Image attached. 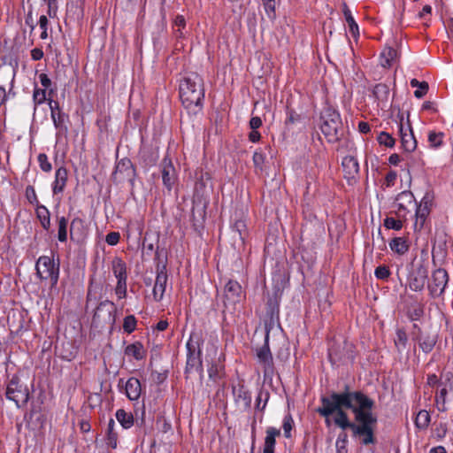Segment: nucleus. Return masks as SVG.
Here are the masks:
<instances>
[{"instance_id": "obj_1", "label": "nucleus", "mask_w": 453, "mask_h": 453, "mask_svg": "<svg viewBox=\"0 0 453 453\" xmlns=\"http://www.w3.org/2000/svg\"><path fill=\"white\" fill-rule=\"evenodd\" d=\"M371 399L361 390L350 391L346 385L342 392H332L327 396H321V405L316 409V412L326 418L327 426L331 425L330 417L335 414L334 423L344 432L355 425V410L359 408L360 403H368Z\"/></svg>"}, {"instance_id": "obj_2", "label": "nucleus", "mask_w": 453, "mask_h": 453, "mask_svg": "<svg viewBox=\"0 0 453 453\" xmlns=\"http://www.w3.org/2000/svg\"><path fill=\"white\" fill-rule=\"evenodd\" d=\"M204 94L203 79L198 73H188L180 81L179 96L182 106L190 117L202 113Z\"/></svg>"}, {"instance_id": "obj_3", "label": "nucleus", "mask_w": 453, "mask_h": 453, "mask_svg": "<svg viewBox=\"0 0 453 453\" xmlns=\"http://www.w3.org/2000/svg\"><path fill=\"white\" fill-rule=\"evenodd\" d=\"M360 404L362 405L355 410V425L350 429L352 435L358 438L362 445L375 444V428L378 423L377 415L373 412L375 402L371 399L368 403Z\"/></svg>"}, {"instance_id": "obj_4", "label": "nucleus", "mask_w": 453, "mask_h": 453, "mask_svg": "<svg viewBox=\"0 0 453 453\" xmlns=\"http://www.w3.org/2000/svg\"><path fill=\"white\" fill-rule=\"evenodd\" d=\"M203 342L201 332H191L189 339L186 344L187 362L184 371L186 379H188L189 375L195 372H198L200 375L203 372L201 349Z\"/></svg>"}, {"instance_id": "obj_5", "label": "nucleus", "mask_w": 453, "mask_h": 453, "mask_svg": "<svg viewBox=\"0 0 453 453\" xmlns=\"http://www.w3.org/2000/svg\"><path fill=\"white\" fill-rule=\"evenodd\" d=\"M320 130L330 143L338 142L342 136V122L338 111L331 105L324 107L320 113Z\"/></svg>"}, {"instance_id": "obj_6", "label": "nucleus", "mask_w": 453, "mask_h": 453, "mask_svg": "<svg viewBox=\"0 0 453 453\" xmlns=\"http://www.w3.org/2000/svg\"><path fill=\"white\" fill-rule=\"evenodd\" d=\"M327 357L333 366L355 359V345L344 339L340 342L335 338L328 342Z\"/></svg>"}, {"instance_id": "obj_7", "label": "nucleus", "mask_w": 453, "mask_h": 453, "mask_svg": "<svg viewBox=\"0 0 453 453\" xmlns=\"http://www.w3.org/2000/svg\"><path fill=\"white\" fill-rule=\"evenodd\" d=\"M35 274L41 280H50V288L57 287L59 273H60V261L59 258L55 261L53 257L41 256L35 263Z\"/></svg>"}, {"instance_id": "obj_8", "label": "nucleus", "mask_w": 453, "mask_h": 453, "mask_svg": "<svg viewBox=\"0 0 453 453\" xmlns=\"http://www.w3.org/2000/svg\"><path fill=\"white\" fill-rule=\"evenodd\" d=\"M5 397L15 403L18 408L24 407L30 399L29 389L21 383L20 378L14 374L7 383Z\"/></svg>"}, {"instance_id": "obj_9", "label": "nucleus", "mask_w": 453, "mask_h": 453, "mask_svg": "<svg viewBox=\"0 0 453 453\" xmlns=\"http://www.w3.org/2000/svg\"><path fill=\"white\" fill-rule=\"evenodd\" d=\"M116 304L110 301H101L95 309L92 324L96 327H104V326H110L112 327L116 323Z\"/></svg>"}, {"instance_id": "obj_10", "label": "nucleus", "mask_w": 453, "mask_h": 453, "mask_svg": "<svg viewBox=\"0 0 453 453\" xmlns=\"http://www.w3.org/2000/svg\"><path fill=\"white\" fill-rule=\"evenodd\" d=\"M155 256V260L158 261L156 265V280L152 294L154 300L156 302H160L164 297L168 282L167 259L165 258L164 261L159 259L158 249H157Z\"/></svg>"}, {"instance_id": "obj_11", "label": "nucleus", "mask_w": 453, "mask_h": 453, "mask_svg": "<svg viewBox=\"0 0 453 453\" xmlns=\"http://www.w3.org/2000/svg\"><path fill=\"white\" fill-rule=\"evenodd\" d=\"M55 88H50L48 104L50 109V117L55 128L58 130V134H66L68 132L67 123L69 122V116L62 111L59 103L53 100Z\"/></svg>"}, {"instance_id": "obj_12", "label": "nucleus", "mask_w": 453, "mask_h": 453, "mask_svg": "<svg viewBox=\"0 0 453 453\" xmlns=\"http://www.w3.org/2000/svg\"><path fill=\"white\" fill-rule=\"evenodd\" d=\"M417 206L414 195L409 190L399 193L393 203L396 218L406 219L407 215Z\"/></svg>"}, {"instance_id": "obj_13", "label": "nucleus", "mask_w": 453, "mask_h": 453, "mask_svg": "<svg viewBox=\"0 0 453 453\" xmlns=\"http://www.w3.org/2000/svg\"><path fill=\"white\" fill-rule=\"evenodd\" d=\"M449 282V274L445 269L437 268L432 272L427 288L433 298L442 296Z\"/></svg>"}, {"instance_id": "obj_14", "label": "nucleus", "mask_w": 453, "mask_h": 453, "mask_svg": "<svg viewBox=\"0 0 453 453\" xmlns=\"http://www.w3.org/2000/svg\"><path fill=\"white\" fill-rule=\"evenodd\" d=\"M15 72L12 70L0 71V107L4 105L10 96H15Z\"/></svg>"}, {"instance_id": "obj_15", "label": "nucleus", "mask_w": 453, "mask_h": 453, "mask_svg": "<svg viewBox=\"0 0 453 453\" xmlns=\"http://www.w3.org/2000/svg\"><path fill=\"white\" fill-rule=\"evenodd\" d=\"M160 173L164 187L170 192L178 182V173L173 160L165 155L160 163Z\"/></svg>"}, {"instance_id": "obj_16", "label": "nucleus", "mask_w": 453, "mask_h": 453, "mask_svg": "<svg viewBox=\"0 0 453 453\" xmlns=\"http://www.w3.org/2000/svg\"><path fill=\"white\" fill-rule=\"evenodd\" d=\"M113 175L119 181L127 180L134 186L137 175L136 168L130 158L123 157L117 162Z\"/></svg>"}, {"instance_id": "obj_17", "label": "nucleus", "mask_w": 453, "mask_h": 453, "mask_svg": "<svg viewBox=\"0 0 453 453\" xmlns=\"http://www.w3.org/2000/svg\"><path fill=\"white\" fill-rule=\"evenodd\" d=\"M398 132L401 138L402 148L406 152H412L417 148V141L411 126L409 122L406 127L403 125V114H398Z\"/></svg>"}, {"instance_id": "obj_18", "label": "nucleus", "mask_w": 453, "mask_h": 453, "mask_svg": "<svg viewBox=\"0 0 453 453\" xmlns=\"http://www.w3.org/2000/svg\"><path fill=\"white\" fill-rule=\"evenodd\" d=\"M242 296V288L237 280H229L224 288V306H234L240 303Z\"/></svg>"}, {"instance_id": "obj_19", "label": "nucleus", "mask_w": 453, "mask_h": 453, "mask_svg": "<svg viewBox=\"0 0 453 453\" xmlns=\"http://www.w3.org/2000/svg\"><path fill=\"white\" fill-rule=\"evenodd\" d=\"M257 357L258 362L262 365L264 374H273L274 372V364L272 352L269 347V334L267 333L265 338V343L257 349Z\"/></svg>"}, {"instance_id": "obj_20", "label": "nucleus", "mask_w": 453, "mask_h": 453, "mask_svg": "<svg viewBox=\"0 0 453 453\" xmlns=\"http://www.w3.org/2000/svg\"><path fill=\"white\" fill-rule=\"evenodd\" d=\"M283 290L280 287H274L273 294L268 296L266 302V316L271 323L279 320L280 318V303L282 297Z\"/></svg>"}, {"instance_id": "obj_21", "label": "nucleus", "mask_w": 453, "mask_h": 453, "mask_svg": "<svg viewBox=\"0 0 453 453\" xmlns=\"http://www.w3.org/2000/svg\"><path fill=\"white\" fill-rule=\"evenodd\" d=\"M88 228L86 226V221L80 218L74 217L70 224L69 234L70 239L73 242H81L83 241L87 235Z\"/></svg>"}, {"instance_id": "obj_22", "label": "nucleus", "mask_w": 453, "mask_h": 453, "mask_svg": "<svg viewBox=\"0 0 453 453\" xmlns=\"http://www.w3.org/2000/svg\"><path fill=\"white\" fill-rule=\"evenodd\" d=\"M428 278V271L426 266L420 265L417 267L414 274L409 280V287L411 290L419 292L425 288Z\"/></svg>"}, {"instance_id": "obj_23", "label": "nucleus", "mask_w": 453, "mask_h": 453, "mask_svg": "<svg viewBox=\"0 0 453 453\" xmlns=\"http://www.w3.org/2000/svg\"><path fill=\"white\" fill-rule=\"evenodd\" d=\"M139 159L141 165L145 169L155 166L159 159L158 148H142L139 152Z\"/></svg>"}, {"instance_id": "obj_24", "label": "nucleus", "mask_w": 453, "mask_h": 453, "mask_svg": "<svg viewBox=\"0 0 453 453\" xmlns=\"http://www.w3.org/2000/svg\"><path fill=\"white\" fill-rule=\"evenodd\" d=\"M342 167L344 178L348 180H355L359 173V164L353 156H346L342 158Z\"/></svg>"}, {"instance_id": "obj_25", "label": "nucleus", "mask_w": 453, "mask_h": 453, "mask_svg": "<svg viewBox=\"0 0 453 453\" xmlns=\"http://www.w3.org/2000/svg\"><path fill=\"white\" fill-rule=\"evenodd\" d=\"M233 395L236 403L242 402L243 408L249 410L251 407V393L246 388L244 384L239 383L238 386L232 387Z\"/></svg>"}, {"instance_id": "obj_26", "label": "nucleus", "mask_w": 453, "mask_h": 453, "mask_svg": "<svg viewBox=\"0 0 453 453\" xmlns=\"http://www.w3.org/2000/svg\"><path fill=\"white\" fill-rule=\"evenodd\" d=\"M68 180V170L65 166L57 168L55 180L52 183L53 195H58L64 192Z\"/></svg>"}, {"instance_id": "obj_27", "label": "nucleus", "mask_w": 453, "mask_h": 453, "mask_svg": "<svg viewBox=\"0 0 453 453\" xmlns=\"http://www.w3.org/2000/svg\"><path fill=\"white\" fill-rule=\"evenodd\" d=\"M221 356L211 360L208 367V375L211 380L217 382L226 376L225 365L221 360Z\"/></svg>"}, {"instance_id": "obj_28", "label": "nucleus", "mask_w": 453, "mask_h": 453, "mask_svg": "<svg viewBox=\"0 0 453 453\" xmlns=\"http://www.w3.org/2000/svg\"><path fill=\"white\" fill-rule=\"evenodd\" d=\"M125 393L129 400H137L142 393V385L140 380L134 377L129 378L125 383Z\"/></svg>"}, {"instance_id": "obj_29", "label": "nucleus", "mask_w": 453, "mask_h": 453, "mask_svg": "<svg viewBox=\"0 0 453 453\" xmlns=\"http://www.w3.org/2000/svg\"><path fill=\"white\" fill-rule=\"evenodd\" d=\"M413 340L418 342L419 348L426 354L430 353L437 342L436 335H431L429 334H418L413 337Z\"/></svg>"}, {"instance_id": "obj_30", "label": "nucleus", "mask_w": 453, "mask_h": 453, "mask_svg": "<svg viewBox=\"0 0 453 453\" xmlns=\"http://www.w3.org/2000/svg\"><path fill=\"white\" fill-rule=\"evenodd\" d=\"M265 438L264 442V453H275L274 448L276 444V437L280 436V431L278 428L270 426L265 431Z\"/></svg>"}, {"instance_id": "obj_31", "label": "nucleus", "mask_w": 453, "mask_h": 453, "mask_svg": "<svg viewBox=\"0 0 453 453\" xmlns=\"http://www.w3.org/2000/svg\"><path fill=\"white\" fill-rule=\"evenodd\" d=\"M125 355L134 357L135 360L140 361L145 358L146 350L141 342H134V343L128 344L125 348Z\"/></svg>"}, {"instance_id": "obj_32", "label": "nucleus", "mask_w": 453, "mask_h": 453, "mask_svg": "<svg viewBox=\"0 0 453 453\" xmlns=\"http://www.w3.org/2000/svg\"><path fill=\"white\" fill-rule=\"evenodd\" d=\"M111 269L117 280H127V264L122 258L115 257L111 262Z\"/></svg>"}, {"instance_id": "obj_33", "label": "nucleus", "mask_w": 453, "mask_h": 453, "mask_svg": "<svg viewBox=\"0 0 453 453\" xmlns=\"http://www.w3.org/2000/svg\"><path fill=\"white\" fill-rule=\"evenodd\" d=\"M397 56L396 50L390 46H386L380 54V63L384 68H390Z\"/></svg>"}, {"instance_id": "obj_34", "label": "nucleus", "mask_w": 453, "mask_h": 453, "mask_svg": "<svg viewBox=\"0 0 453 453\" xmlns=\"http://www.w3.org/2000/svg\"><path fill=\"white\" fill-rule=\"evenodd\" d=\"M35 215L42 227L49 231L50 228V212L45 205L39 204L35 207Z\"/></svg>"}, {"instance_id": "obj_35", "label": "nucleus", "mask_w": 453, "mask_h": 453, "mask_svg": "<svg viewBox=\"0 0 453 453\" xmlns=\"http://www.w3.org/2000/svg\"><path fill=\"white\" fill-rule=\"evenodd\" d=\"M391 250L397 255H404L410 249V244L405 237H395L389 242Z\"/></svg>"}, {"instance_id": "obj_36", "label": "nucleus", "mask_w": 453, "mask_h": 453, "mask_svg": "<svg viewBox=\"0 0 453 453\" xmlns=\"http://www.w3.org/2000/svg\"><path fill=\"white\" fill-rule=\"evenodd\" d=\"M342 12H343L346 23L348 25L349 33L355 39H357L359 36L358 25L355 21L349 8L348 7V5L346 4H343V5H342Z\"/></svg>"}, {"instance_id": "obj_37", "label": "nucleus", "mask_w": 453, "mask_h": 453, "mask_svg": "<svg viewBox=\"0 0 453 453\" xmlns=\"http://www.w3.org/2000/svg\"><path fill=\"white\" fill-rule=\"evenodd\" d=\"M58 225V240L60 242H66L68 239V219L65 216L56 215Z\"/></svg>"}, {"instance_id": "obj_38", "label": "nucleus", "mask_w": 453, "mask_h": 453, "mask_svg": "<svg viewBox=\"0 0 453 453\" xmlns=\"http://www.w3.org/2000/svg\"><path fill=\"white\" fill-rule=\"evenodd\" d=\"M119 434L115 431V421L113 418H110L107 426L105 442L106 445L113 449L118 446Z\"/></svg>"}, {"instance_id": "obj_39", "label": "nucleus", "mask_w": 453, "mask_h": 453, "mask_svg": "<svg viewBox=\"0 0 453 453\" xmlns=\"http://www.w3.org/2000/svg\"><path fill=\"white\" fill-rule=\"evenodd\" d=\"M271 146L269 144L265 145V147L257 148L252 157V161L254 164V166L256 169L259 171H263L264 169V164L266 159V153L265 151L270 150Z\"/></svg>"}, {"instance_id": "obj_40", "label": "nucleus", "mask_w": 453, "mask_h": 453, "mask_svg": "<svg viewBox=\"0 0 453 453\" xmlns=\"http://www.w3.org/2000/svg\"><path fill=\"white\" fill-rule=\"evenodd\" d=\"M115 417L124 429H129L134 424L133 414L126 411L124 409H119L115 413Z\"/></svg>"}, {"instance_id": "obj_41", "label": "nucleus", "mask_w": 453, "mask_h": 453, "mask_svg": "<svg viewBox=\"0 0 453 453\" xmlns=\"http://www.w3.org/2000/svg\"><path fill=\"white\" fill-rule=\"evenodd\" d=\"M416 209L415 211V217L416 220L414 223V229L415 231H420L425 225L426 219L430 214V209H426V207H420L417 204V206L414 208Z\"/></svg>"}, {"instance_id": "obj_42", "label": "nucleus", "mask_w": 453, "mask_h": 453, "mask_svg": "<svg viewBox=\"0 0 453 453\" xmlns=\"http://www.w3.org/2000/svg\"><path fill=\"white\" fill-rule=\"evenodd\" d=\"M424 304L421 303H411L406 311L407 317L411 321H416L420 319L424 316Z\"/></svg>"}, {"instance_id": "obj_43", "label": "nucleus", "mask_w": 453, "mask_h": 453, "mask_svg": "<svg viewBox=\"0 0 453 453\" xmlns=\"http://www.w3.org/2000/svg\"><path fill=\"white\" fill-rule=\"evenodd\" d=\"M374 97L380 102H386L389 96V88L384 83L376 84L372 89Z\"/></svg>"}, {"instance_id": "obj_44", "label": "nucleus", "mask_w": 453, "mask_h": 453, "mask_svg": "<svg viewBox=\"0 0 453 453\" xmlns=\"http://www.w3.org/2000/svg\"><path fill=\"white\" fill-rule=\"evenodd\" d=\"M444 133L432 130L428 133L427 141L429 147L432 149H439L443 144Z\"/></svg>"}, {"instance_id": "obj_45", "label": "nucleus", "mask_w": 453, "mask_h": 453, "mask_svg": "<svg viewBox=\"0 0 453 453\" xmlns=\"http://www.w3.org/2000/svg\"><path fill=\"white\" fill-rule=\"evenodd\" d=\"M431 417L427 411L421 410L417 414L415 425L418 429H426L430 424Z\"/></svg>"}, {"instance_id": "obj_46", "label": "nucleus", "mask_w": 453, "mask_h": 453, "mask_svg": "<svg viewBox=\"0 0 453 453\" xmlns=\"http://www.w3.org/2000/svg\"><path fill=\"white\" fill-rule=\"evenodd\" d=\"M286 115L287 117L284 122L286 127L293 126L301 120V115L298 114L295 109L290 107V104L288 102H287L286 104Z\"/></svg>"}, {"instance_id": "obj_47", "label": "nucleus", "mask_w": 453, "mask_h": 453, "mask_svg": "<svg viewBox=\"0 0 453 453\" xmlns=\"http://www.w3.org/2000/svg\"><path fill=\"white\" fill-rule=\"evenodd\" d=\"M395 345L399 352L406 348L408 336L404 328H397L395 332Z\"/></svg>"}, {"instance_id": "obj_48", "label": "nucleus", "mask_w": 453, "mask_h": 453, "mask_svg": "<svg viewBox=\"0 0 453 453\" xmlns=\"http://www.w3.org/2000/svg\"><path fill=\"white\" fill-rule=\"evenodd\" d=\"M48 90L44 88H40L37 86L35 87L33 91V102L35 106L42 104L43 103H48Z\"/></svg>"}, {"instance_id": "obj_49", "label": "nucleus", "mask_w": 453, "mask_h": 453, "mask_svg": "<svg viewBox=\"0 0 453 453\" xmlns=\"http://www.w3.org/2000/svg\"><path fill=\"white\" fill-rule=\"evenodd\" d=\"M406 220V219H399V218H394V217H386L383 220V226L387 229H393L395 231H399L403 226V222Z\"/></svg>"}, {"instance_id": "obj_50", "label": "nucleus", "mask_w": 453, "mask_h": 453, "mask_svg": "<svg viewBox=\"0 0 453 453\" xmlns=\"http://www.w3.org/2000/svg\"><path fill=\"white\" fill-rule=\"evenodd\" d=\"M348 434L346 432H341L336 439V453H348Z\"/></svg>"}, {"instance_id": "obj_51", "label": "nucleus", "mask_w": 453, "mask_h": 453, "mask_svg": "<svg viewBox=\"0 0 453 453\" xmlns=\"http://www.w3.org/2000/svg\"><path fill=\"white\" fill-rule=\"evenodd\" d=\"M270 397V393L267 390L261 388L256 398V409L264 411Z\"/></svg>"}, {"instance_id": "obj_52", "label": "nucleus", "mask_w": 453, "mask_h": 453, "mask_svg": "<svg viewBox=\"0 0 453 453\" xmlns=\"http://www.w3.org/2000/svg\"><path fill=\"white\" fill-rule=\"evenodd\" d=\"M440 386L449 388L450 392H453V372L447 371L441 374Z\"/></svg>"}, {"instance_id": "obj_53", "label": "nucleus", "mask_w": 453, "mask_h": 453, "mask_svg": "<svg viewBox=\"0 0 453 453\" xmlns=\"http://www.w3.org/2000/svg\"><path fill=\"white\" fill-rule=\"evenodd\" d=\"M377 141L380 145L388 148H393L395 144V139L387 132H380L377 137Z\"/></svg>"}, {"instance_id": "obj_54", "label": "nucleus", "mask_w": 453, "mask_h": 453, "mask_svg": "<svg viewBox=\"0 0 453 453\" xmlns=\"http://www.w3.org/2000/svg\"><path fill=\"white\" fill-rule=\"evenodd\" d=\"M137 326V320L134 315H127L123 320V330L127 334H132Z\"/></svg>"}, {"instance_id": "obj_55", "label": "nucleus", "mask_w": 453, "mask_h": 453, "mask_svg": "<svg viewBox=\"0 0 453 453\" xmlns=\"http://www.w3.org/2000/svg\"><path fill=\"white\" fill-rule=\"evenodd\" d=\"M25 196H26L27 200L28 201V203L33 204V205H35V207L37 205L41 204L39 203V200H38L35 189V188L33 186L28 185L26 188Z\"/></svg>"}, {"instance_id": "obj_56", "label": "nucleus", "mask_w": 453, "mask_h": 453, "mask_svg": "<svg viewBox=\"0 0 453 453\" xmlns=\"http://www.w3.org/2000/svg\"><path fill=\"white\" fill-rule=\"evenodd\" d=\"M265 11L270 19H275L276 0H262Z\"/></svg>"}, {"instance_id": "obj_57", "label": "nucleus", "mask_w": 453, "mask_h": 453, "mask_svg": "<svg viewBox=\"0 0 453 453\" xmlns=\"http://www.w3.org/2000/svg\"><path fill=\"white\" fill-rule=\"evenodd\" d=\"M37 160L42 172L50 173L52 170V165L45 153H40L37 157Z\"/></svg>"}, {"instance_id": "obj_58", "label": "nucleus", "mask_w": 453, "mask_h": 453, "mask_svg": "<svg viewBox=\"0 0 453 453\" xmlns=\"http://www.w3.org/2000/svg\"><path fill=\"white\" fill-rule=\"evenodd\" d=\"M293 426H294V420H293L292 416L290 414L286 415L283 418V424H282L284 436L286 438L291 437V430L293 428Z\"/></svg>"}, {"instance_id": "obj_59", "label": "nucleus", "mask_w": 453, "mask_h": 453, "mask_svg": "<svg viewBox=\"0 0 453 453\" xmlns=\"http://www.w3.org/2000/svg\"><path fill=\"white\" fill-rule=\"evenodd\" d=\"M390 274L389 267L385 265H379L374 271V275L378 280H387Z\"/></svg>"}, {"instance_id": "obj_60", "label": "nucleus", "mask_w": 453, "mask_h": 453, "mask_svg": "<svg viewBox=\"0 0 453 453\" xmlns=\"http://www.w3.org/2000/svg\"><path fill=\"white\" fill-rule=\"evenodd\" d=\"M449 391V388L441 387V388L439 390V392L437 393V395L435 396V402L437 403H441L442 405L441 408H439V411H446L445 403H446L447 395H448Z\"/></svg>"}, {"instance_id": "obj_61", "label": "nucleus", "mask_w": 453, "mask_h": 453, "mask_svg": "<svg viewBox=\"0 0 453 453\" xmlns=\"http://www.w3.org/2000/svg\"><path fill=\"white\" fill-rule=\"evenodd\" d=\"M127 280H117V285L115 287V294L119 299H123L127 297Z\"/></svg>"}, {"instance_id": "obj_62", "label": "nucleus", "mask_w": 453, "mask_h": 453, "mask_svg": "<svg viewBox=\"0 0 453 453\" xmlns=\"http://www.w3.org/2000/svg\"><path fill=\"white\" fill-rule=\"evenodd\" d=\"M120 240V234L119 232H110L105 236V242L111 245L115 246Z\"/></svg>"}, {"instance_id": "obj_63", "label": "nucleus", "mask_w": 453, "mask_h": 453, "mask_svg": "<svg viewBox=\"0 0 453 453\" xmlns=\"http://www.w3.org/2000/svg\"><path fill=\"white\" fill-rule=\"evenodd\" d=\"M48 6L47 13L50 17L53 18L58 11V0H43Z\"/></svg>"}, {"instance_id": "obj_64", "label": "nucleus", "mask_w": 453, "mask_h": 453, "mask_svg": "<svg viewBox=\"0 0 453 453\" xmlns=\"http://www.w3.org/2000/svg\"><path fill=\"white\" fill-rule=\"evenodd\" d=\"M429 86L426 81H422V84L414 91V96L417 98H422L428 91Z\"/></svg>"}]
</instances>
